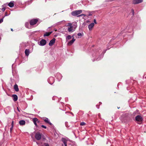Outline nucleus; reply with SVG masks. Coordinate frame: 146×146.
Wrapping results in <instances>:
<instances>
[{"instance_id":"obj_19","label":"nucleus","mask_w":146,"mask_h":146,"mask_svg":"<svg viewBox=\"0 0 146 146\" xmlns=\"http://www.w3.org/2000/svg\"><path fill=\"white\" fill-rule=\"evenodd\" d=\"M14 88L16 92H18L19 91V89L18 85L15 84L14 86Z\"/></svg>"},{"instance_id":"obj_3","label":"nucleus","mask_w":146,"mask_h":146,"mask_svg":"<svg viewBox=\"0 0 146 146\" xmlns=\"http://www.w3.org/2000/svg\"><path fill=\"white\" fill-rule=\"evenodd\" d=\"M42 137V134L39 132H37L35 135L36 139L38 140L41 139Z\"/></svg>"},{"instance_id":"obj_9","label":"nucleus","mask_w":146,"mask_h":146,"mask_svg":"<svg viewBox=\"0 0 146 146\" xmlns=\"http://www.w3.org/2000/svg\"><path fill=\"white\" fill-rule=\"evenodd\" d=\"M135 119L137 121L141 122L142 120V118L141 116L138 115L135 117Z\"/></svg>"},{"instance_id":"obj_7","label":"nucleus","mask_w":146,"mask_h":146,"mask_svg":"<svg viewBox=\"0 0 146 146\" xmlns=\"http://www.w3.org/2000/svg\"><path fill=\"white\" fill-rule=\"evenodd\" d=\"M46 41L45 40L42 39L40 42L39 45L41 46H43L46 44Z\"/></svg>"},{"instance_id":"obj_11","label":"nucleus","mask_w":146,"mask_h":146,"mask_svg":"<svg viewBox=\"0 0 146 146\" xmlns=\"http://www.w3.org/2000/svg\"><path fill=\"white\" fill-rule=\"evenodd\" d=\"M142 1V0H134L133 1V3L134 4H137L141 3Z\"/></svg>"},{"instance_id":"obj_18","label":"nucleus","mask_w":146,"mask_h":146,"mask_svg":"<svg viewBox=\"0 0 146 146\" xmlns=\"http://www.w3.org/2000/svg\"><path fill=\"white\" fill-rule=\"evenodd\" d=\"M13 100L15 102L18 99L17 96L16 95L14 94L12 95Z\"/></svg>"},{"instance_id":"obj_42","label":"nucleus","mask_w":146,"mask_h":146,"mask_svg":"<svg viewBox=\"0 0 146 146\" xmlns=\"http://www.w3.org/2000/svg\"><path fill=\"white\" fill-rule=\"evenodd\" d=\"M11 29V30L12 31H13V29Z\"/></svg>"},{"instance_id":"obj_2","label":"nucleus","mask_w":146,"mask_h":146,"mask_svg":"<svg viewBox=\"0 0 146 146\" xmlns=\"http://www.w3.org/2000/svg\"><path fill=\"white\" fill-rule=\"evenodd\" d=\"M28 45L27 42H22L20 44L19 47L20 49H23L25 48L26 46Z\"/></svg>"},{"instance_id":"obj_32","label":"nucleus","mask_w":146,"mask_h":146,"mask_svg":"<svg viewBox=\"0 0 146 146\" xmlns=\"http://www.w3.org/2000/svg\"><path fill=\"white\" fill-rule=\"evenodd\" d=\"M5 8H3L1 10L2 11V12H3L5 11Z\"/></svg>"},{"instance_id":"obj_22","label":"nucleus","mask_w":146,"mask_h":146,"mask_svg":"<svg viewBox=\"0 0 146 146\" xmlns=\"http://www.w3.org/2000/svg\"><path fill=\"white\" fill-rule=\"evenodd\" d=\"M52 31L50 32H46L44 34V36H48L50 35L52 33Z\"/></svg>"},{"instance_id":"obj_15","label":"nucleus","mask_w":146,"mask_h":146,"mask_svg":"<svg viewBox=\"0 0 146 146\" xmlns=\"http://www.w3.org/2000/svg\"><path fill=\"white\" fill-rule=\"evenodd\" d=\"M33 121L34 124L36 125V126H37L36 122H39L38 119L36 118H33Z\"/></svg>"},{"instance_id":"obj_1","label":"nucleus","mask_w":146,"mask_h":146,"mask_svg":"<svg viewBox=\"0 0 146 146\" xmlns=\"http://www.w3.org/2000/svg\"><path fill=\"white\" fill-rule=\"evenodd\" d=\"M82 12V10H75L71 13V15L73 16H76L81 14Z\"/></svg>"},{"instance_id":"obj_27","label":"nucleus","mask_w":146,"mask_h":146,"mask_svg":"<svg viewBox=\"0 0 146 146\" xmlns=\"http://www.w3.org/2000/svg\"><path fill=\"white\" fill-rule=\"evenodd\" d=\"M86 124V123L84 122H82L80 123V125L81 126H83Z\"/></svg>"},{"instance_id":"obj_10","label":"nucleus","mask_w":146,"mask_h":146,"mask_svg":"<svg viewBox=\"0 0 146 146\" xmlns=\"http://www.w3.org/2000/svg\"><path fill=\"white\" fill-rule=\"evenodd\" d=\"M67 30L70 33H72L74 31V30L73 29V26L68 27Z\"/></svg>"},{"instance_id":"obj_23","label":"nucleus","mask_w":146,"mask_h":146,"mask_svg":"<svg viewBox=\"0 0 146 146\" xmlns=\"http://www.w3.org/2000/svg\"><path fill=\"white\" fill-rule=\"evenodd\" d=\"M72 36L70 35H68L66 38V40L67 41H68L69 40L71 39Z\"/></svg>"},{"instance_id":"obj_41","label":"nucleus","mask_w":146,"mask_h":146,"mask_svg":"<svg viewBox=\"0 0 146 146\" xmlns=\"http://www.w3.org/2000/svg\"><path fill=\"white\" fill-rule=\"evenodd\" d=\"M17 110H18V111H19V108H17Z\"/></svg>"},{"instance_id":"obj_17","label":"nucleus","mask_w":146,"mask_h":146,"mask_svg":"<svg viewBox=\"0 0 146 146\" xmlns=\"http://www.w3.org/2000/svg\"><path fill=\"white\" fill-rule=\"evenodd\" d=\"M25 55L28 56L30 54V50L29 49H26L25 50Z\"/></svg>"},{"instance_id":"obj_13","label":"nucleus","mask_w":146,"mask_h":146,"mask_svg":"<svg viewBox=\"0 0 146 146\" xmlns=\"http://www.w3.org/2000/svg\"><path fill=\"white\" fill-rule=\"evenodd\" d=\"M55 39L54 38L52 40H51L49 43V45L50 46H52V45L55 43Z\"/></svg>"},{"instance_id":"obj_21","label":"nucleus","mask_w":146,"mask_h":146,"mask_svg":"<svg viewBox=\"0 0 146 146\" xmlns=\"http://www.w3.org/2000/svg\"><path fill=\"white\" fill-rule=\"evenodd\" d=\"M14 5V1H11L8 4V6L10 7H13Z\"/></svg>"},{"instance_id":"obj_36","label":"nucleus","mask_w":146,"mask_h":146,"mask_svg":"<svg viewBox=\"0 0 146 146\" xmlns=\"http://www.w3.org/2000/svg\"><path fill=\"white\" fill-rule=\"evenodd\" d=\"M94 23L95 24H96L97 23H96V19H94Z\"/></svg>"},{"instance_id":"obj_40","label":"nucleus","mask_w":146,"mask_h":146,"mask_svg":"<svg viewBox=\"0 0 146 146\" xmlns=\"http://www.w3.org/2000/svg\"><path fill=\"white\" fill-rule=\"evenodd\" d=\"M100 113H99L98 114V115L99 117H100Z\"/></svg>"},{"instance_id":"obj_34","label":"nucleus","mask_w":146,"mask_h":146,"mask_svg":"<svg viewBox=\"0 0 146 146\" xmlns=\"http://www.w3.org/2000/svg\"><path fill=\"white\" fill-rule=\"evenodd\" d=\"M131 11H132V13L133 15H134V10L132 9H131Z\"/></svg>"},{"instance_id":"obj_31","label":"nucleus","mask_w":146,"mask_h":146,"mask_svg":"<svg viewBox=\"0 0 146 146\" xmlns=\"http://www.w3.org/2000/svg\"><path fill=\"white\" fill-rule=\"evenodd\" d=\"M41 126L42 128H44V129H46V126H44V125H41Z\"/></svg>"},{"instance_id":"obj_28","label":"nucleus","mask_w":146,"mask_h":146,"mask_svg":"<svg viewBox=\"0 0 146 146\" xmlns=\"http://www.w3.org/2000/svg\"><path fill=\"white\" fill-rule=\"evenodd\" d=\"M67 26H68V27H71V26H72V24L71 23H68L67 24Z\"/></svg>"},{"instance_id":"obj_38","label":"nucleus","mask_w":146,"mask_h":146,"mask_svg":"<svg viewBox=\"0 0 146 146\" xmlns=\"http://www.w3.org/2000/svg\"><path fill=\"white\" fill-rule=\"evenodd\" d=\"M13 127H12V126L11 128H10V131H11L12 130V129H13Z\"/></svg>"},{"instance_id":"obj_35","label":"nucleus","mask_w":146,"mask_h":146,"mask_svg":"<svg viewBox=\"0 0 146 146\" xmlns=\"http://www.w3.org/2000/svg\"><path fill=\"white\" fill-rule=\"evenodd\" d=\"M44 145L45 146H49V145L48 143H45L44 144Z\"/></svg>"},{"instance_id":"obj_39","label":"nucleus","mask_w":146,"mask_h":146,"mask_svg":"<svg viewBox=\"0 0 146 146\" xmlns=\"http://www.w3.org/2000/svg\"><path fill=\"white\" fill-rule=\"evenodd\" d=\"M1 9H0V15L1 14Z\"/></svg>"},{"instance_id":"obj_16","label":"nucleus","mask_w":146,"mask_h":146,"mask_svg":"<svg viewBox=\"0 0 146 146\" xmlns=\"http://www.w3.org/2000/svg\"><path fill=\"white\" fill-rule=\"evenodd\" d=\"M75 40V39L74 38V37H73L72 38V40H70L68 43V45L69 46L72 45V44L74 42Z\"/></svg>"},{"instance_id":"obj_37","label":"nucleus","mask_w":146,"mask_h":146,"mask_svg":"<svg viewBox=\"0 0 146 146\" xmlns=\"http://www.w3.org/2000/svg\"><path fill=\"white\" fill-rule=\"evenodd\" d=\"M11 125H12V127H13V121L12 122Z\"/></svg>"},{"instance_id":"obj_25","label":"nucleus","mask_w":146,"mask_h":146,"mask_svg":"<svg viewBox=\"0 0 146 146\" xmlns=\"http://www.w3.org/2000/svg\"><path fill=\"white\" fill-rule=\"evenodd\" d=\"M29 23H26L25 24V25L26 27L27 28H29Z\"/></svg>"},{"instance_id":"obj_4","label":"nucleus","mask_w":146,"mask_h":146,"mask_svg":"<svg viewBox=\"0 0 146 146\" xmlns=\"http://www.w3.org/2000/svg\"><path fill=\"white\" fill-rule=\"evenodd\" d=\"M68 140V138H62V141L63 142L64 145L62 144V146H67V143L69 141Z\"/></svg>"},{"instance_id":"obj_24","label":"nucleus","mask_w":146,"mask_h":146,"mask_svg":"<svg viewBox=\"0 0 146 146\" xmlns=\"http://www.w3.org/2000/svg\"><path fill=\"white\" fill-rule=\"evenodd\" d=\"M103 57V55H101L100 56V57L99 58H96V59H94V60H93V61H94L95 60H100L101 58H102Z\"/></svg>"},{"instance_id":"obj_6","label":"nucleus","mask_w":146,"mask_h":146,"mask_svg":"<svg viewBox=\"0 0 146 146\" xmlns=\"http://www.w3.org/2000/svg\"><path fill=\"white\" fill-rule=\"evenodd\" d=\"M38 20L36 19H33L31 20L30 22V23L31 25H34L37 22Z\"/></svg>"},{"instance_id":"obj_26","label":"nucleus","mask_w":146,"mask_h":146,"mask_svg":"<svg viewBox=\"0 0 146 146\" xmlns=\"http://www.w3.org/2000/svg\"><path fill=\"white\" fill-rule=\"evenodd\" d=\"M88 13H89V14H88V16H91L92 15V12H90L89 11H88Z\"/></svg>"},{"instance_id":"obj_5","label":"nucleus","mask_w":146,"mask_h":146,"mask_svg":"<svg viewBox=\"0 0 146 146\" xmlns=\"http://www.w3.org/2000/svg\"><path fill=\"white\" fill-rule=\"evenodd\" d=\"M54 79L53 77H50L48 79V82L51 85L53 84L54 82Z\"/></svg>"},{"instance_id":"obj_20","label":"nucleus","mask_w":146,"mask_h":146,"mask_svg":"<svg viewBox=\"0 0 146 146\" xmlns=\"http://www.w3.org/2000/svg\"><path fill=\"white\" fill-rule=\"evenodd\" d=\"M19 123L21 125H24L25 124V121L24 120H21L19 121Z\"/></svg>"},{"instance_id":"obj_33","label":"nucleus","mask_w":146,"mask_h":146,"mask_svg":"<svg viewBox=\"0 0 146 146\" xmlns=\"http://www.w3.org/2000/svg\"><path fill=\"white\" fill-rule=\"evenodd\" d=\"M77 35L78 36H82V35L81 33H78L77 34Z\"/></svg>"},{"instance_id":"obj_29","label":"nucleus","mask_w":146,"mask_h":146,"mask_svg":"<svg viewBox=\"0 0 146 146\" xmlns=\"http://www.w3.org/2000/svg\"><path fill=\"white\" fill-rule=\"evenodd\" d=\"M82 16H86V15H85V14H81L80 15H78L77 16V17H81Z\"/></svg>"},{"instance_id":"obj_44","label":"nucleus","mask_w":146,"mask_h":146,"mask_svg":"<svg viewBox=\"0 0 146 146\" xmlns=\"http://www.w3.org/2000/svg\"><path fill=\"white\" fill-rule=\"evenodd\" d=\"M119 108L118 107V109H119Z\"/></svg>"},{"instance_id":"obj_43","label":"nucleus","mask_w":146,"mask_h":146,"mask_svg":"<svg viewBox=\"0 0 146 146\" xmlns=\"http://www.w3.org/2000/svg\"><path fill=\"white\" fill-rule=\"evenodd\" d=\"M94 56H93H93L94 57Z\"/></svg>"},{"instance_id":"obj_30","label":"nucleus","mask_w":146,"mask_h":146,"mask_svg":"<svg viewBox=\"0 0 146 146\" xmlns=\"http://www.w3.org/2000/svg\"><path fill=\"white\" fill-rule=\"evenodd\" d=\"M4 17L0 20V23H1L3 21V19Z\"/></svg>"},{"instance_id":"obj_8","label":"nucleus","mask_w":146,"mask_h":146,"mask_svg":"<svg viewBox=\"0 0 146 146\" xmlns=\"http://www.w3.org/2000/svg\"><path fill=\"white\" fill-rule=\"evenodd\" d=\"M56 77L58 81H60L62 77V76L60 73H58L57 74Z\"/></svg>"},{"instance_id":"obj_12","label":"nucleus","mask_w":146,"mask_h":146,"mask_svg":"<svg viewBox=\"0 0 146 146\" xmlns=\"http://www.w3.org/2000/svg\"><path fill=\"white\" fill-rule=\"evenodd\" d=\"M94 23H92L90 24L88 26V29L90 31H91L92 29V28L94 27Z\"/></svg>"},{"instance_id":"obj_14","label":"nucleus","mask_w":146,"mask_h":146,"mask_svg":"<svg viewBox=\"0 0 146 146\" xmlns=\"http://www.w3.org/2000/svg\"><path fill=\"white\" fill-rule=\"evenodd\" d=\"M44 121L50 124V125H52V124L50 122V121L47 118L45 117L44 118Z\"/></svg>"}]
</instances>
